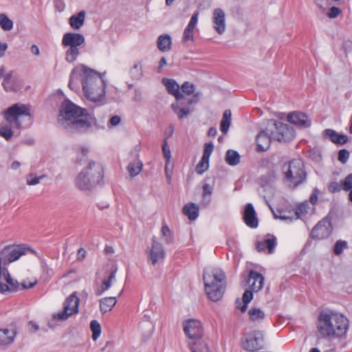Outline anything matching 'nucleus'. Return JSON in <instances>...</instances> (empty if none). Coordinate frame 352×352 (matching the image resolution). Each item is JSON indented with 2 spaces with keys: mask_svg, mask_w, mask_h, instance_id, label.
I'll return each mask as SVG.
<instances>
[{
  "mask_svg": "<svg viewBox=\"0 0 352 352\" xmlns=\"http://www.w3.org/2000/svg\"><path fill=\"white\" fill-rule=\"evenodd\" d=\"M185 100H176L171 104L173 112L177 116L179 120L187 118L193 109H190L189 106L184 102Z\"/></svg>",
  "mask_w": 352,
  "mask_h": 352,
  "instance_id": "nucleus-24",
  "label": "nucleus"
},
{
  "mask_svg": "<svg viewBox=\"0 0 352 352\" xmlns=\"http://www.w3.org/2000/svg\"><path fill=\"white\" fill-rule=\"evenodd\" d=\"M272 140H273L272 135L270 131L267 130V127L265 130L261 131L256 135V151L263 152L267 151L271 144Z\"/></svg>",
  "mask_w": 352,
  "mask_h": 352,
  "instance_id": "nucleus-20",
  "label": "nucleus"
},
{
  "mask_svg": "<svg viewBox=\"0 0 352 352\" xmlns=\"http://www.w3.org/2000/svg\"><path fill=\"white\" fill-rule=\"evenodd\" d=\"M161 232L162 235L165 237L166 243L170 244L173 243L174 236L173 232L166 223H163Z\"/></svg>",
  "mask_w": 352,
  "mask_h": 352,
  "instance_id": "nucleus-44",
  "label": "nucleus"
},
{
  "mask_svg": "<svg viewBox=\"0 0 352 352\" xmlns=\"http://www.w3.org/2000/svg\"><path fill=\"white\" fill-rule=\"evenodd\" d=\"M287 121L299 128L306 129L311 125V120L306 113L301 111L291 112L287 116Z\"/></svg>",
  "mask_w": 352,
  "mask_h": 352,
  "instance_id": "nucleus-17",
  "label": "nucleus"
},
{
  "mask_svg": "<svg viewBox=\"0 0 352 352\" xmlns=\"http://www.w3.org/2000/svg\"><path fill=\"white\" fill-rule=\"evenodd\" d=\"M308 208L309 206L306 203H302L300 204L298 206H297L295 210V214L296 216V219L300 218L302 214L305 212L307 213Z\"/></svg>",
  "mask_w": 352,
  "mask_h": 352,
  "instance_id": "nucleus-52",
  "label": "nucleus"
},
{
  "mask_svg": "<svg viewBox=\"0 0 352 352\" xmlns=\"http://www.w3.org/2000/svg\"><path fill=\"white\" fill-rule=\"evenodd\" d=\"M171 45L172 38L169 34H162L157 38V46L160 51L168 52L171 49Z\"/></svg>",
  "mask_w": 352,
  "mask_h": 352,
  "instance_id": "nucleus-32",
  "label": "nucleus"
},
{
  "mask_svg": "<svg viewBox=\"0 0 352 352\" xmlns=\"http://www.w3.org/2000/svg\"><path fill=\"white\" fill-rule=\"evenodd\" d=\"M89 153V149L86 147H81L80 153L81 157H77L76 163L82 164L83 162H85L87 159V154Z\"/></svg>",
  "mask_w": 352,
  "mask_h": 352,
  "instance_id": "nucleus-53",
  "label": "nucleus"
},
{
  "mask_svg": "<svg viewBox=\"0 0 352 352\" xmlns=\"http://www.w3.org/2000/svg\"><path fill=\"white\" fill-rule=\"evenodd\" d=\"M348 243L344 240H338L334 244L333 252L335 255L339 256L342 254L343 251L348 249Z\"/></svg>",
  "mask_w": 352,
  "mask_h": 352,
  "instance_id": "nucleus-42",
  "label": "nucleus"
},
{
  "mask_svg": "<svg viewBox=\"0 0 352 352\" xmlns=\"http://www.w3.org/2000/svg\"><path fill=\"white\" fill-rule=\"evenodd\" d=\"M198 16H199V12H197V11L194 12L193 14L192 15L190 20L187 27L185 28L184 34H183L182 41L184 42L193 40V38H194L193 31H194V29L197 23Z\"/></svg>",
  "mask_w": 352,
  "mask_h": 352,
  "instance_id": "nucleus-27",
  "label": "nucleus"
},
{
  "mask_svg": "<svg viewBox=\"0 0 352 352\" xmlns=\"http://www.w3.org/2000/svg\"><path fill=\"white\" fill-rule=\"evenodd\" d=\"M276 245V237L271 234H267L263 241H257L256 243V249L258 252H264L265 250H268L269 254H272L274 252Z\"/></svg>",
  "mask_w": 352,
  "mask_h": 352,
  "instance_id": "nucleus-22",
  "label": "nucleus"
},
{
  "mask_svg": "<svg viewBox=\"0 0 352 352\" xmlns=\"http://www.w3.org/2000/svg\"><path fill=\"white\" fill-rule=\"evenodd\" d=\"M250 320L255 322L260 320H263L265 315V313L259 308H252L248 311Z\"/></svg>",
  "mask_w": 352,
  "mask_h": 352,
  "instance_id": "nucleus-38",
  "label": "nucleus"
},
{
  "mask_svg": "<svg viewBox=\"0 0 352 352\" xmlns=\"http://www.w3.org/2000/svg\"><path fill=\"white\" fill-rule=\"evenodd\" d=\"M162 83L166 87L168 93L173 96L176 100L186 99L179 91L180 87L175 80L164 78L162 79Z\"/></svg>",
  "mask_w": 352,
  "mask_h": 352,
  "instance_id": "nucleus-23",
  "label": "nucleus"
},
{
  "mask_svg": "<svg viewBox=\"0 0 352 352\" xmlns=\"http://www.w3.org/2000/svg\"><path fill=\"white\" fill-rule=\"evenodd\" d=\"M331 212L318 222L312 228L309 238L314 240H323L329 238L333 232Z\"/></svg>",
  "mask_w": 352,
  "mask_h": 352,
  "instance_id": "nucleus-11",
  "label": "nucleus"
},
{
  "mask_svg": "<svg viewBox=\"0 0 352 352\" xmlns=\"http://www.w3.org/2000/svg\"><path fill=\"white\" fill-rule=\"evenodd\" d=\"M86 12L81 10L76 14H73L69 19V23L74 30H79L85 23Z\"/></svg>",
  "mask_w": 352,
  "mask_h": 352,
  "instance_id": "nucleus-31",
  "label": "nucleus"
},
{
  "mask_svg": "<svg viewBox=\"0 0 352 352\" xmlns=\"http://www.w3.org/2000/svg\"><path fill=\"white\" fill-rule=\"evenodd\" d=\"M80 300L74 292L70 294L63 304V310L53 314V318L58 320H66L73 314L78 312Z\"/></svg>",
  "mask_w": 352,
  "mask_h": 352,
  "instance_id": "nucleus-13",
  "label": "nucleus"
},
{
  "mask_svg": "<svg viewBox=\"0 0 352 352\" xmlns=\"http://www.w3.org/2000/svg\"><path fill=\"white\" fill-rule=\"evenodd\" d=\"M208 179L209 178H206L204 180L202 186L203 192L200 204L204 208L208 207L212 201V195L214 190V186L206 182Z\"/></svg>",
  "mask_w": 352,
  "mask_h": 352,
  "instance_id": "nucleus-28",
  "label": "nucleus"
},
{
  "mask_svg": "<svg viewBox=\"0 0 352 352\" xmlns=\"http://www.w3.org/2000/svg\"><path fill=\"white\" fill-rule=\"evenodd\" d=\"M214 28L218 34H222L226 30L225 13L221 8H216L213 11Z\"/></svg>",
  "mask_w": 352,
  "mask_h": 352,
  "instance_id": "nucleus-25",
  "label": "nucleus"
},
{
  "mask_svg": "<svg viewBox=\"0 0 352 352\" xmlns=\"http://www.w3.org/2000/svg\"><path fill=\"white\" fill-rule=\"evenodd\" d=\"M323 135L325 138H329V140L337 145H344L349 141L347 135L338 133L333 129H327L323 131Z\"/></svg>",
  "mask_w": 352,
  "mask_h": 352,
  "instance_id": "nucleus-26",
  "label": "nucleus"
},
{
  "mask_svg": "<svg viewBox=\"0 0 352 352\" xmlns=\"http://www.w3.org/2000/svg\"><path fill=\"white\" fill-rule=\"evenodd\" d=\"M30 177V179H28L27 180V184L29 186L36 185L40 182L41 179L42 177H36L34 176L33 174H30L29 175Z\"/></svg>",
  "mask_w": 352,
  "mask_h": 352,
  "instance_id": "nucleus-57",
  "label": "nucleus"
},
{
  "mask_svg": "<svg viewBox=\"0 0 352 352\" xmlns=\"http://www.w3.org/2000/svg\"><path fill=\"white\" fill-rule=\"evenodd\" d=\"M86 250L84 248H80L78 249L77 253L78 260H83L86 257Z\"/></svg>",
  "mask_w": 352,
  "mask_h": 352,
  "instance_id": "nucleus-64",
  "label": "nucleus"
},
{
  "mask_svg": "<svg viewBox=\"0 0 352 352\" xmlns=\"http://www.w3.org/2000/svg\"><path fill=\"white\" fill-rule=\"evenodd\" d=\"M230 124H231V122L230 121L225 120H221V121L220 122V130H221V131L223 133L226 134L228 133V130H229Z\"/></svg>",
  "mask_w": 352,
  "mask_h": 352,
  "instance_id": "nucleus-55",
  "label": "nucleus"
},
{
  "mask_svg": "<svg viewBox=\"0 0 352 352\" xmlns=\"http://www.w3.org/2000/svg\"><path fill=\"white\" fill-rule=\"evenodd\" d=\"M10 328L0 329V345L6 346L13 343L17 334V326L15 322H11Z\"/></svg>",
  "mask_w": 352,
  "mask_h": 352,
  "instance_id": "nucleus-18",
  "label": "nucleus"
},
{
  "mask_svg": "<svg viewBox=\"0 0 352 352\" xmlns=\"http://www.w3.org/2000/svg\"><path fill=\"white\" fill-rule=\"evenodd\" d=\"M327 188L329 192L332 194L339 192L341 191V190H343L342 184L341 182L340 183H338L337 182H331L329 184Z\"/></svg>",
  "mask_w": 352,
  "mask_h": 352,
  "instance_id": "nucleus-49",
  "label": "nucleus"
},
{
  "mask_svg": "<svg viewBox=\"0 0 352 352\" xmlns=\"http://www.w3.org/2000/svg\"><path fill=\"white\" fill-rule=\"evenodd\" d=\"M243 220L250 228L254 229L258 226V219L252 204L248 203L245 205L243 213Z\"/></svg>",
  "mask_w": 352,
  "mask_h": 352,
  "instance_id": "nucleus-19",
  "label": "nucleus"
},
{
  "mask_svg": "<svg viewBox=\"0 0 352 352\" xmlns=\"http://www.w3.org/2000/svg\"><path fill=\"white\" fill-rule=\"evenodd\" d=\"M267 130L270 131L273 140L278 142H289L296 136L292 126L274 119L267 120Z\"/></svg>",
  "mask_w": 352,
  "mask_h": 352,
  "instance_id": "nucleus-8",
  "label": "nucleus"
},
{
  "mask_svg": "<svg viewBox=\"0 0 352 352\" xmlns=\"http://www.w3.org/2000/svg\"><path fill=\"white\" fill-rule=\"evenodd\" d=\"M201 95V94L200 92H194L192 97L188 99L186 103L188 104V106H190L192 104H197L200 99Z\"/></svg>",
  "mask_w": 352,
  "mask_h": 352,
  "instance_id": "nucleus-56",
  "label": "nucleus"
},
{
  "mask_svg": "<svg viewBox=\"0 0 352 352\" xmlns=\"http://www.w3.org/2000/svg\"><path fill=\"white\" fill-rule=\"evenodd\" d=\"M350 156V153L348 150L343 148L338 151V160L342 163L345 164Z\"/></svg>",
  "mask_w": 352,
  "mask_h": 352,
  "instance_id": "nucleus-51",
  "label": "nucleus"
},
{
  "mask_svg": "<svg viewBox=\"0 0 352 352\" xmlns=\"http://www.w3.org/2000/svg\"><path fill=\"white\" fill-rule=\"evenodd\" d=\"M130 76L133 80H140L143 76L142 67L140 63H135L130 69Z\"/></svg>",
  "mask_w": 352,
  "mask_h": 352,
  "instance_id": "nucleus-40",
  "label": "nucleus"
},
{
  "mask_svg": "<svg viewBox=\"0 0 352 352\" xmlns=\"http://www.w3.org/2000/svg\"><path fill=\"white\" fill-rule=\"evenodd\" d=\"M342 184V189L344 191H349L352 189V173L349 174L343 180H341Z\"/></svg>",
  "mask_w": 352,
  "mask_h": 352,
  "instance_id": "nucleus-50",
  "label": "nucleus"
},
{
  "mask_svg": "<svg viewBox=\"0 0 352 352\" xmlns=\"http://www.w3.org/2000/svg\"><path fill=\"white\" fill-rule=\"evenodd\" d=\"M3 264H1V269H0V280L3 278L4 280L7 279L8 278L10 277V274L6 266L3 267Z\"/></svg>",
  "mask_w": 352,
  "mask_h": 352,
  "instance_id": "nucleus-58",
  "label": "nucleus"
},
{
  "mask_svg": "<svg viewBox=\"0 0 352 352\" xmlns=\"http://www.w3.org/2000/svg\"><path fill=\"white\" fill-rule=\"evenodd\" d=\"M170 128H171V133L170 134L166 137L164 140H163V144H162V152H163V155H164V158L168 161L171 157V152H170V149L168 145V139L172 136L173 133V130H174V127L173 126H170Z\"/></svg>",
  "mask_w": 352,
  "mask_h": 352,
  "instance_id": "nucleus-41",
  "label": "nucleus"
},
{
  "mask_svg": "<svg viewBox=\"0 0 352 352\" xmlns=\"http://www.w3.org/2000/svg\"><path fill=\"white\" fill-rule=\"evenodd\" d=\"M305 164L300 159H293L283 166V182L291 189H296L307 180Z\"/></svg>",
  "mask_w": 352,
  "mask_h": 352,
  "instance_id": "nucleus-5",
  "label": "nucleus"
},
{
  "mask_svg": "<svg viewBox=\"0 0 352 352\" xmlns=\"http://www.w3.org/2000/svg\"><path fill=\"white\" fill-rule=\"evenodd\" d=\"M6 283L0 280V293L7 294L8 293H14L18 291L19 287V282L12 278L11 276L5 280Z\"/></svg>",
  "mask_w": 352,
  "mask_h": 352,
  "instance_id": "nucleus-29",
  "label": "nucleus"
},
{
  "mask_svg": "<svg viewBox=\"0 0 352 352\" xmlns=\"http://www.w3.org/2000/svg\"><path fill=\"white\" fill-rule=\"evenodd\" d=\"M204 282L206 294L210 300L217 302L221 299L226 286V276L219 269L204 272Z\"/></svg>",
  "mask_w": 352,
  "mask_h": 352,
  "instance_id": "nucleus-4",
  "label": "nucleus"
},
{
  "mask_svg": "<svg viewBox=\"0 0 352 352\" xmlns=\"http://www.w3.org/2000/svg\"><path fill=\"white\" fill-rule=\"evenodd\" d=\"M104 177L103 166L91 161L76 176L75 184L80 190H91L100 185Z\"/></svg>",
  "mask_w": 352,
  "mask_h": 352,
  "instance_id": "nucleus-3",
  "label": "nucleus"
},
{
  "mask_svg": "<svg viewBox=\"0 0 352 352\" xmlns=\"http://www.w3.org/2000/svg\"><path fill=\"white\" fill-rule=\"evenodd\" d=\"M5 120L10 124H14L17 128L21 126V122L19 118L21 116L32 117L29 107L21 103H15L8 107L3 113Z\"/></svg>",
  "mask_w": 352,
  "mask_h": 352,
  "instance_id": "nucleus-12",
  "label": "nucleus"
},
{
  "mask_svg": "<svg viewBox=\"0 0 352 352\" xmlns=\"http://www.w3.org/2000/svg\"><path fill=\"white\" fill-rule=\"evenodd\" d=\"M243 277L245 278L244 285H250L252 291L257 292L263 287L265 278L260 272L251 270L248 274H243Z\"/></svg>",
  "mask_w": 352,
  "mask_h": 352,
  "instance_id": "nucleus-15",
  "label": "nucleus"
},
{
  "mask_svg": "<svg viewBox=\"0 0 352 352\" xmlns=\"http://www.w3.org/2000/svg\"><path fill=\"white\" fill-rule=\"evenodd\" d=\"M84 114L66 123L65 129L71 133H83L87 131L96 120L87 109Z\"/></svg>",
  "mask_w": 352,
  "mask_h": 352,
  "instance_id": "nucleus-10",
  "label": "nucleus"
},
{
  "mask_svg": "<svg viewBox=\"0 0 352 352\" xmlns=\"http://www.w3.org/2000/svg\"><path fill=\"white\" fill-rule=\"evenodd\" d=\"M54 2L55 8L58 11L61 12L65 8V3L63 0H54Z\"/></svg>",
  "mask_w": 352,
  "mask_h": 352,
  "instance_id": "nucleus-61",
  "label": "nucleus"
},
{
  "mask_svg": "<svg viewBox=\"0 0 352 352\" xmlns=\"http://www.w3.org/2000/svg\"><path fill=\"white\" fill-rule=\"evenodd\" d=\"M82 91L85 98L94 102H101L105 97L107 82L102 74L82 65Z\"/></svg>",
  "mask_w": 352,
  "mask_h": 352,
  "instance_id": "nucleus-2",
  "label": "nucleus"
},
{
  "mask_svg": "<svg viewBox=\"0 0 352 352\" xmlns=\"http://www.w3.org/2000/svg\"><path fill=\"white\" fill-rule=\"evenodd\" d=\"M209 168V160H204V157H201V160L197 164L195 170L197 174L202 175Z\"/></svg>",
  "mask_w": 352,
  "mask_h": 352,
  "instance_id": "nucleus-45",
  "label": "nucleus"
},
{
  "mask_svg": "<svg viewBox=\"0 0 352 352\" xmlns=\"http://www.w3.org/2000/svg\"><path fill=\"white\" fill-rule=\"evenodd\" d=\"M242 348L248 351H254L263 349L264 337L262 331L257 330L248 333L245 340L241 341Z\"/></svg>",
  "mask_w": 352,
  "mask_h": 352,
  "instance_id": "nucleus-14",
  "label": "nucleus"
},
{
  "mask_svg": "<svg viewBox=\"0 0 352 352\" xmlns=\"http://www.w3.org/2000/svg\"><path fill=\"white\" fill-rule=\"evenodd\" d=\"M0 26L4 31H10L13 28V21L5 14H0Z\"/></svg>",
  "mask_w": 352,
  "mask_h": 352,
  "instance_id": "nucleus-39",
  "label": "nucleus"
},
{
  "mask_svg": "<svg viewBox=\"0 0 352 352\" xmlns=\"http://www.w3.org/2000/svg\"><path fill=\"white\" fill-rule=\"evenodd\" d=\"M349 320L343 314L333 311H322L318 317V331L323 338L333 339L346 335Z\"/></svg>",
  "mask_w": 352,
  "mask_h": 352,
  "instance_id": "nucleus-1",
  "label": "nucleus"
},
{
  "mask_svg": "<svg viewBox=\"0 0 352 352\" xmlns=\"http://www.w3.org/2000/svg\"><path fill=\"white\" fill-rule=\"evenodd\" d=\"M143 166V164L141 161H133L131 162L128 166L127 170L129 173L131 177L137 176L140 172L142 170Z\"/></svg>",
  "mask_w": 352,
  "mask_h": 352,
  "instance_id": "nucleus-36",
  "label": "nucleus"
},
{
  "mask_svg": "<svg viewBox=\"0 0 352 352\" xmlns=\"http://www.w3.org/2000/svg\"><path fill=\"white\" fill-rule=\"evenodd\" d=\"M183 327L186 336L194 340L189 343L191 352H210L208 344L202 340L204 330L199 320L189 319L184 322Z\"/></svg>",
  "mask_w": 352,
  "mask_h": 352,
  "instance_id": "nucleus-6",
  "label": "nucleus"
},
{
  "mask_svg": "<svg viewBox=\"0 0 352 352\" xmlns=\"http://www.w3.org/2000/svg\"><path fill=\"white\" fill-rule=\"evenodd\" d=\"M240 154L234 150L229 149L226 153L225 160L230 166H236L239 164Z\"/></svg>",
  "mask_w": 352,
  "mask_h": 352,
  "instance_id": "nucleus-35",
  "label": "nucleus"
},
{
  "mask_svg": "<svg viewBox=\"0 0 352 352\" xmlns=\"http://www.w3.org/2000/svg\"><path fill=\"white\" fill-rule=\"evenodd\" d=\"M28 327L30 333H35L39 329L38 324L32 320L29 321Z\"/></svg>",
  "mask_w": 352,
  "mask_h": 352,
  "instance_id": "nucleus-60",
  "label": "nucleus"
},
{
  "mask_svg": "<svg viewBox=\"0 0 352 352\" xmlns=\"http://www.w3.org/2000/svg\"><path fill=\"white\" fill-rule=\"evenodd\" d=\"M345 53L347 54L352 51V41H346L343 43L342 45Z\"/></svg>",
  "mask_w": 352,
  "mask_h": 352,
  "instance_id": "nucleus-62",
  "label": "nucleus"
},
{
  "mask_svg": "<svg viewBox=\"0 0 352 352\" xmlns=\"http://www.w3.org/2000/svg\"><path fill=\"white\" fill-rule=\"evenodd\" d=\"M165 255L166 253L162 245L153 239L151 249L147 256L148 262H151L153 265H155L157 262L163 260Z\"/></svg>",
  "mask_w": 352,
  "mask_h": 352,
  "instance_id": "nucleus-16",
  "label": "nucleus"
},
{
  "mask_svg": "<svg viewBox=\"0 0 352 352\" xmlns=\"http://www.w3.org/2000/svg\"><path fill=\"white\" fill-rule=\"evenodd\" d=\"M181 90L182 94H185L186 95L190 96L194 94L195 90V87L192 83H190L188 81L184 82L181 86Z\"/></svg>",
  "mask_w": 352,
  "mask_h": 352,
  "instance_id": "nucleus-47",
  "label": "nucleus"
},
{
  "mask_svg": "<svg viewBox=\"0 0 352 352\" xmlns=\"http://www.w3.org/2000/svg\"><path fill=\"white\" fill-rule=\"evenodd\" d=\"M0 135L6 140H9L13 136V131L10 126L2 125L0 127Z\"/></svg>",
  "mask_w": 352,
  "mask_h": 352,
  "instance_id": "nucleus-46",
  "label": "nucleus"
},
{
  "mask_svg": "<svg viewBox=\"0 0 352 352\" xmlns=\"http://www.w3.org/2000/svg\"><path fill=\"white\" fill-rule=\"evenodd\" d=\"M8 45L6 43L0 42V58L5 56L6 51L8 50Z\"/></svg>",
  "mask_w": 352,
  "mask_h": 352,
  "instance_id": "nucleus-63",
  "label": "nucleus"
},
{
  "mask_svg": "<svg viewBox=\"0 0 352 352\" xmlns=\"http://www.w3.org/2000/svg\"><path fill=\"white\" fill-rule=\"evenodd\" d=\"M277 171L278 170L275 165L272 164V166L268 168L265 174L261 175L258 178V184L263 188H265L272 185L278 178Z\"/></svg>",
  "mask_w": 352,
  "mask_h": 352,
  "instance_id": "nucleus-21",
  "label": "nucleus"
},
{
  "mask_svg": "<svg viewBox=\"0 0 352 352\" xmlns=\"http://www.w3.org/2000/svg\"><path fill=\"white\" fill-rule=\"evenodd\" d=\"M121 122V118L120 116H118V115H116V116H112L109 121V124H111L112 126H116L117 125H118Z\"/></svg>",
  "mask_w": 352,
  "mask_h": 352,
  "instance_id": "nucleus-59",
  "label": "nucleus"
},
{
  "mask_svg": "<svg viewBox=\"0 0 352 352\" xmlns=\"http://www.w3.org/2000/svg\"><path fill=\"white\" fill-rule=\"evenodd\" d=\"M116 269L111 271L107 279L103 280L102 285L96 291V296H101L105 291L108 290L111 286L112 280L115 278Z\"/></svg>",
  "mask_w": 352,
  "mask_h": 352,
  "instance_id": "nucleus-34",
  "label": "nucleus"
},
{
  "mask_svg": "<svg viewBox=\"0 0 352 352\" xmlns=\"http://www.w3.org/2000/svg\"><path fill=\"white\" fill-rule=\"evenodd\" d=\"M117 298L116 297H105L99 300L100 311L102 314L110 311L116 305Z\"/></svg>",
  "mask_w": 352,
  "mask_h": 352,
  "instance_id": "nucleus-33",
  "label": "nucleus"
},
{
  "mask_svg": "<svg viewBox=\"0 0 352 352\" xmlns=\"http://www.w3.org/2000/svg\"><path fill=\"white\" fill-rule=\"evenodd\" d=\"M342 12V10L338 8V7H336V6H333L331 8H329L328 12H327V16L330 18V19H336V17L338 16V15Z\"/></svg>",
  "mask_w": 352,
  "mask_h": 352,
  "instance_id": "nucleus-54",
  "label": "nucleus"
},
{
  "mask_svg": "<svg viewBox=\"0 0 352 352\" xmlns=\"http://www.w3.org/2000/svg\"><path fill=\"white\" fill-rule=\"evenodd\" d=\"M253 292L252 289L251 290H245L244 293L243 294L242 296V300H243V305L241 307H240V311L242 313H244L248 309V304L251 302V300L253 299Z\"/></svg>",
  "mask_w": 352,
  "mask_h": 352,
  "instance_id": "nucleus-37",
  "label": "nucleus"
},
{
  "mask_svg": "<svg viewBox=\"0 0 352 352\" xmlns=\"http://www.w3.org/2000/svg\"><path fill=\"white\" fill-rule=\"evenodd\" d=\"M90 329L92 332L91 338L96 340L101 333V326L96 320H93L90 322Z\"/></svg>",
  "mask_w": 352,
  "mask_h": 352,
  "instance_id": "nucleus-43",
  "label": "nucleus"
},
{
  "mask_svg": "<svg viewBox=\"0 0 352 352\" xmlns=\"http://www.w3.org/2000/svg\"><path fill=\"white\" fill-rule=\"evenodd\" d=\"M85 43V36L80 33L67 32L62 38V45L69 47L65 52V60L69 63H74L78 55L80 50L78 47L84 45Z\"/></svg>",
  "mask_w": 352,
  "mask_h": 352,
  "instance_id": "nucleus-7",
  "label": "nucleus"
},
{
  "mask_svg": "<svg viewBox=\"0 0 352 352\" xmlns=\"http://www.w3.org/2000/svg\"><path fill=\"white\" fill-rule=\"evenodd\" d=\"M182 212L188 217L190 221H195L199 217V206L193 202H189L185 204L182 208Z\"/></svg>",
  "mask_w": 352,
  "mask_h": 352,
  "instance_id": "nucleus-30",
  "label": "nucleus"
},
{
  "mask_svg": "<svg viewBox=\"0 0 352 352\" xmlns=\"http://www.w3.org/2000/svg\"><path fill=\"white\" fill-rule=\"evenodd\" d=\"M214 144L212 142L205 143L204 146V152L202 157H204V160H209L210 157L214 150Z\"/></svg>",
  "mask_w": 352,
  "mask_h": 352,
  "instance_id": "nucleus-48",
  "label": "nucleus"
},
{
  "mask_svg": "<svg viewBox=\"0 0 352 352\" xmlns=\"http://www.w3.org/2000/svg\"><path fill=\"white\" fill-rule=\"evenodd\" d=\"M85 112L87 109L82 108L66 98L59 108L58 122L65 126L66 123L84 116Z\"/></svg>",
  "mask_w": 352,
  "mask_h": 352,
  "instance_id": "nucleus-9",
  "label": "nucleus"
}]
</instances>
